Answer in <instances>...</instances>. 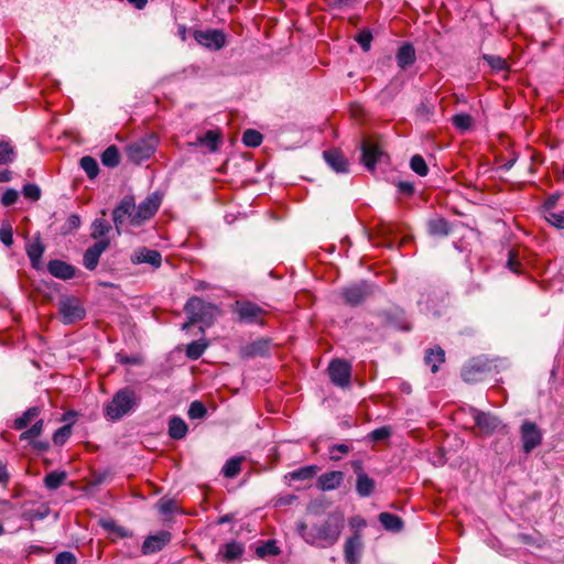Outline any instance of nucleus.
<instances>
[{
	"label": "nucleus",
	"instance_id": "obj_5",
	"mask_svg": "<svg viewBox=\"0 0 564 564\" xmlns=\"http://www.w3.org/2000/svg\"><path fill=\"white\" fill-rule=\"evenodd\" d=\"M522 442V448L525 454H530L534 448L542 444L543 433L536 423L524 420L519 429Z\"/></svg>",
	"mask_w": 564,
	"mask_h": 564
},
{
	"label": "nucleus",
	"instance_id": "obj_62",
	"mask_svg": "<svg viewBox=\"0 0 564 564\" xmlns=\"http://www.w3.org/2000/svg\"><path fill=\"white\" fill-rule=\"evenodd\" d=\"M66 226L68 230L77 229L80 226V218L76 214H72L67 220Z\"/></svg>",
	"mask_w": 564,
	"mask_h": 564
},
{
	"label": "nucleus",
	"instance_id": "obj_27",
	"mask_svg": "<svg viewBox=\"0 0 564 564\" xmlns=\"http://www.w3.org/2000/svg\"><path fill=\"white\" fill-rule=\"evenodd\" d=\"M415 61V52L411 44L402 45L397 54V62L401 68H406Z\"/></svg>",
	"mask_w": 564,
	"mask_h": 564
},
{
	"label": "nucleus",
	"instance_id": "obj_10",
	"mask_svg": "<svg viewBox=\"0 0 564 564\" xmlns=\"http://www.w3.org/2000/svg\"><path fill=\"white\" fill-rule=\"evenodd\" d=\"M470 414L474 419L475 425L485 435H490L495 433L501 426L500 420L490 413L479 411L475 408H470Z\"/></svg>",
	"mask_w": 564,
	"mask_h": 564
},
{
	"label": "nucleus",
	"instance_id": "obj_42",
	"mask_svg": "<svg viewBox=\"0 0 564 564\" xmlns=\"http://www.w3.org/2000/svg\"><path fill=\"white\" fill-rule=\"evenodd\" d=\"M473 118L468 113H457L452 118L454 127L460 131H467L473 124Z\"/></svg>",
	"mask_w": 564,
	"mask_h": 564
},
{
	"label": "nucleus",
	"instance_id": "obj_16",
	"mask_svg": "<svg viewBox=\"0 0 564 564\" xmlns=\"http://www.w3.org/2000/svg\"><path fill=\"white\" fill-rule=\"evenodd\" d=\"M132 263H148L153 268H159L162 263V256L159 251L145 247L134 250L131 256Z\"/></svg>",
	"mask_w": 564,
	"mask_h": 564
},
{
	"label": "nucleus",
	"instance_id": "obj_14",
	"mask_svg": "<svg viewBox=\"0 0 564 564\" xmlns=\"http://www.w3.org/2000/svg\"><path fill=\"white\" fill-rule=\"evenodd\" d=\"M109 239H101L89 247L83 257L84 267L89 271L95 270L98 265L100 256L109 248Z\"/></svg>",
	"mask_w": 564,
	"mask_h": 564
},
{
	"label": "nucleus",
	"instance_id": "obj_39",
	"mask_svg": "<svg viewBox=\"0 0 564 564\" xmlns=\"http://www.w3.org/2000/svg\"><path fill=\"white\" fill-rule=\"evenodd\" d=\"M111 229L110 224L104 219H95L91 225V238L97 239L107 235Z\"/></svg>",
	"mask_w": 564,
	"mask_h": 564
},
{
	"label": "nucleus",
	"instance_id": "obj_36",
	"mask_svg": "<svg viewBox=\"0 0 564 564\" xmlns=\"http://www.w3.org/2000/svg\"><path fill=\"white\" fill-rule=\"evenodd\" d=\"M319 468L316 465L301 467L289 474L292 480H308L312 479Z\"/></svg>",
	"mask_w": 564,
	"mask_h": 564
},
{
	"label": "nucleus",
	"instance_id": "obj_55",
	"mask_svg": "<svg viewBox=\"0 0 564 564\" xmlns=\"http://www.w3.org/2000/svg\"><path fill=\"white\" fill-rule=\"evenodd\" d=\"M372 35L368 31H362L357 36V42L364 51H369Z\"/></svg>",
	"mask_w": 564,
	"mask_h": 564
},
{
	"label": "nucleus",
	"instance_id": "obj_11",
	"mask_svg": "<svg viewBox=\"0 0 564 564\" xmlns=\"http://www.w3.org/2000/svg\"><path fill=\"white\" fill-rule=\"evenodd\" d=\"M134 210V199L132 196H124L119 205L112 212V220L115 223L118 235L121 234V226L129 219L132 225V216Z\"/></svg>",
	"mask_w": 564,
	"mask_h": 564
},
{
	"label": "nucleus",
	"instance_id": "obj_18",
	"mask_svg": "<svg viewBox=\"0 0 564 564\" xmlns=\"http://www.w3.org/2000/svg\"><path fill=\"white\" fill-rule=\"evenodd\" d=\"M171 541V533L161 531L155 535L148 536L142 544V552L144 554H152L161 551Z\"/></svg>",
	"mask_w": 564,
	"mask_h": 564
},
{
	"label": "nucleus",
	"instance_id": "obj_31",
	"mask_svg": "<svg viewBox=\"0 0 564 564\" xmlns=\"http://www.w3.org/2000/svg\"><path fill=\"white\" fill-rule=\"evenodd\" d=\"M444 360H445V352L440 347L430 349L424 357L425 364L431 367V370L434 373L438 370V366L442 362H444Z\"/></svg>",
	"mask_w": 564,
	"mask_h": 564
},
{
	"label": "nucleus",
	"instance_id": "obj_7",
	"mask_svg": "<svg viewBox=\"0 0 564 564\" xmlns=\"http://www.w3.org/2000/svg\"><path fill=\"white\" fill-rule=\"evenodd\" d=\"M234 312L242 323L258 324L262 323L267 312L258 304L249 301H237L234 306Z\"/></svg>",
	"mask_w": 564,
	"mask_h": 564
},
{
	"label": "nucleus",
	"instance_id": "obj_47",
	"mask_svg": "<svg viewBox=\"0 0 564 564\" xmlns=\"http://www.w3.org/2000/svg\"><path fill=\"white\" fill-rule=\"evenodd\" d=\"M544 218L546 221H549L551 225H553L556 228H564V210L561 212H553L547 210L544 215Z\"/></svg>",
	"mask_w": 564,
	"mask_h": 564
},
{
	"label": "nucleus",
	"instance_id": "obj_26",
	"mask_svg": "<svg viewBox=\"0 0 564 564\" xmlns=\"http://www.w3.org/2000/svg\"><path fill=\"white\" fill-rule=\"evenodd\" d=\"M485 372V365L481 362H471L464 367L462 370V377L466 382H477L481 380L482 373Z\"/></svg>",
	"mask_w": 564,
	"mask_h": 564
},
{
	"label": "nucleus",
	"instance_id": "obj_38",
	"mask_svg": "<svg viewBox=\"0 0 564 564\" xmlns=\"http://www.w3.org/2000/svg\"><path fill=\"white\" fill-rule=\"evenodd\" d=\"M101 162L105 166L115 167L119 164V151L115 145L108 147L101 154Z\"/></svg>",
	"mask_w": 564,
	"mask_h": 564
},
{
	"label": "nucleus",
	"instance_id": "obj_6",
	"mask_svg": "<svg viewBox=\"0 0 564 564\" xmlns=\"http://www.w3.org/2000/svg\"><path fill=\"white\" fill-rule=\"evenodd\" d=\"M58 312L65 324H73L82 321L86 315L80 301L72 296H65L59 300Z\"/></svg>",
	"mask_w": 564,
	"mask_h": 564
},
{
	"label": "nucleus",
	"instance_id": "obj_12",
	"mask_svg": "<svg viewBox=\"0 0 564 564\" xmlns=\"http://www.w3.org/2000/svg\"><path fill=\"white\" fill-rule=\"evenodd\" d=\"M328 373L334 384L341 388L349 386L351 367L347 361L339 359L333 360L328 366Z\"/></svg>",
	"mask_w": 564,
	"mask_h": 564
},
{
	"label": "nucleus",
	"instance_id": "obj_2",
	"mask_svg": "<svg viewBox=\"0 0 564 564\" xmlns=\"http://www.w3.org/2000/svg\"><path fill=\"white\" fill-rule=\"evenodd\" d=\"M141 397L134 388L126 386L116 391L104 405V416L111 422L132 414L140 405Z\"/></svg>",
	"mask_w": 564,
	"mask_h": 564
},
{
	"label": "nucleus",
	"instance_id": "obj_43",
	"mask_svg": "<svg viewBox=\"0 0 564 564\" xmlns=\"http://www.w3.org/2000/svg\"><path fill=\"white\" fill-rule=\"evenodd\" d=\"M482 58L496 72L506 70L508 68L507 61L501 56L485 54Z\"/></svg>",
	"mask_w": 564,
	"mask_h": 564
},
{
	"label": "nucleus",
	"instance_id": "obj_48",
	"mask_svg": "<svg viewBox=\"0 0 564 564\" xmlns=\"http://www.w3.org/2000/svg\"><path fill=\"white\" fill-rule=\"evenodd\" d=\"M72 434V426L69 424L59 427L53 435V442L55 445H63L69 438Z\"/></svg>",
	"mask_w": 564,
	"mask_h": 564
},
{
	"label": "nucleus",
	"instance_id": "obj_58",
	"mask_svg": "<svg viewBox=\"0 0 564 564\" xmlns=\"http://www.w3.org/2000/svg\"><path fill=\"white\" fill-rule=\"evenodd\" d=\"M507 265H508V268H509L511 271H513V272H516V273H519V272H520V270H519L520 262H519V260H518L517 252H516L513 249H511V250L509 251V259H508Z\"/></svg>",
	"mask_w": 564,
	"mask_h": 564
},
{
	"label": "nucleus",
	"instance_id": "obj_59",
	"mask_svg": "<svg viewBox=\"0 0 564 564\" xmlns=\"http://www.w3.org/2000/svg\"><path fill=\"white\" fill-rule=\"evenodd\" d=\"M417 116L422 119L430 120L433 115V107L429 104L422 102L416 109Z\"/></svg>",
	"mask_w": 564,
	"mask_h": 564
},
{
	"label": "nucleus",
	"instance_id": "obj_49",
	"mask_svg": "<svg viewBox=\"0 0 564 564\" xmlns=\"http://www.w3.org/2000/svg\"><path fill=\"white\" fill-rule=\"evenodd\" d=\"M207 413L205 405L200 401H194L188 408V416L193 420L203 419Z\"/></svg>",
	"mask_w": 564,
	"mask_h": 564
},
{
	"label": "nucleus",
	"instance_id": "obj_57",
	"mask_svg": "<svg viewBox=\"0 0 564 564\" xmlns=\"http://www.w3.org/2000/svg\"><path fill=\"white\" fill-rule=\"evenodd\" d=\"M0 240L7 246L10 247L13 243V235L10 226L1 227L0 229Z\"/></svg>",
	"mask_w": 564,
	"mask_h": 564
},
{
	"label": "nucleus",
	"instance_id": "obj_60",
	"mask_svg": "<svg viewBox=\"0 0 564 564\" xmlns=\"http://www.w3.org/2000/svg\"><path fill=\"white\" fill-rule=\"evenodd\" d=\"M161 513L166 514L175 510V502L173 500H161L158 505Z\"/></svg>",
	"mask_w": 564,
	"mask_h": 564
},
{
	"label": "nucleus",
	"instance_id": "obj_4",
	"mask_svg": "<svg viewBox=\"0 0 564 564\" xmlns=\"http://www.w3.org/2000/svg\"><path fill=\"white\" fill-rule=\"evenodd\" d=\"M158 144V139L154 135H148L131 142L126 148L128 159L133 163H141L151 158Z\"/></svg>",
	"mask_w": 564,
	"mask_h": 564
},
{
	"label": "nucleus",
	"instance_id": "obj_13",
	"mask_svg": "<svg viewBox=\"0 0 564 564\" xmlns=\"http://www.w3.org/2000/svg\"><path fill=\"white\" fill-rule=\"evenodd\" d=\"M196 42L209 50H220L226 43V36L220 30H199L194 33Z\"/></svg>",
	"mask_w": 564,
	"mask_h": 564
},
{
	"label": "nucleus",
	"instance_id": "obj_53",
	"mask_svg": "<svg viewBox=\"0 0 564 564\" xmlns=\"http://www.w3.org/2000/svg\"><path fill=\"white\" fill-rule=\"evenodd\" d=\"M349 525L354 530V534H360V531L366 528L367 522L366 520L360 516H355L350 518Z\"/></svg>",
	"mask_w": 564,
	"mask_h": 564
},
{
	"label": "nucleus",
	"instance_id": "obj_41",
	"mask_svg": "<svg viewBox=\"0 0 564 564\" xmlns=\"http://www.w3.org/2000/svg\"><path fill=\"white\" fill-rule=\"evenodd\" d=\"M80 167L86 172L89 178L97 176L99 166L97 161L91 156H84L80 159Z\"/></svg>",
	"mask_w": 564,
	"mask_h": 564
},
{
	"label": "nucleus",
	"instance_id": "obj_34",
	"mask_svg": "<svg viewBox=\"0 0 564 564\" xmlns=\"http://www.w3.org/2000/svg\"><path fill=\"white\" fill-rule=\"evenodd\" d=\"M207 347L208 343L205 340L192 341L186 347V357L191 360H197L202 357Z\"/></svg>",
	"mask_w": 564,
	"mask_h": 564
},
{
	"label": "nucleus",
	"instance_id": "obj_61",
	"mask_svg": "<svg viewBox=\"0 0 564 564\" xmlns=\"http://www.w3.org/2000/svg\"><path fill=\"white\" fill-rule=\"evenodd\" d=\"M397 186L400 193L405 194L408 196L414 193V185L411 182L400 181Z\"/></svg>",
	"mask_w": 564,
	"mask_h": 564
},
{
	"label": "nucleus",
	"instance_id": "obj_52",
	"mask_svg": "<svg viewBox=\"0 0 564 564\" xmlns=\"http://www.w3.org/2000/svg\"><path fill=\"white\" fill-rule=\"evenodd\" d=\"M23 195L31 200H37L41 196V189L35 184H26L23 187Z\"/></svg>",
	"mask_w": 564,
	"mask_h": 564
},
{
	"label": "nucleus",
	"instance_id": "obj_56",
	"mask_svg": "<svg viewBox=\"0 0 564 564\" xmlns=\"http://www.w3.org/2000/svg\"><path fill=\"white\" fill-rule=\"evenodd\" d=\"M55 564H76V557L70 552H62L56 555Z\"/></svg>",
	"mask_w": 564,
	"mask_h": 564
},
{
	"label": "nucleus",
	"instance_id": "obj_30",
	"mask_svg": "<svg viewBox=\"0 0 564 564\" xmlns=\"http://www.w3.org/2000/svg\"><path fill=\"white\" fill-rule=\"evenodd\" d=\"M41 413V409L39 406L29 408L20 417L14 421L15 430H24L30 423L36 421Z\"/></svg>",
	"mask_w": 564,
	"mask_h": 564
},
{
	"label": "nucleus",
	"instance_id": "obj_25",
	"mask_svg": "<svg viewBox=\"0 0 564 564\" xmlns=\"http://www.w3.org/2000/svg\"><path fill=\"white\" fill-rule=\"evenodd\" d=\"M188 431L187 424L180 416H172L169 421V435L173 440H182Z\"/></svg>",
	"mask_w": 564,
	"mask_h": 564
},
{
	"label": "nucleus",
	"instance_id": "obj_20",
	"mask_svg": "<svg viewBox=\"0 0 564 564\" xmlns=\"http://www.w3.org/2000/svg\"><path fill=\"white\" fill-rule=\"evenodd\" d=\"M344 480V473L333 470L325 473L318 477L317 487L323 491L337 489Z\"/></svg>",
	"mask_w": 564,
	"mask_h": 564
},
{
	"label": "nucleus",
	"instance_id": "obj_32",
	"mask_svg": "<svg viewBox=\"0 0 564 564\" xmlns=\"http://www.w3.org/2000/svg\"><path fill=\"white\" fill-rule=\"evenodd\" d=\"M243 460V457H231L229 458L221 471H223V475L226 477V478H235L241 470V463Z\"/></svg>",
	"mask_w": 564,
	"mask_h": 564
},
{
	"label": "nucleus",
	"instance_id": "obj_19",
	"mask_svg": "<svg viewBox=\"0 0 564 564\" xmlns=\"http://www.w3.org/2000/svg\"><path fill=\"white\" fill-rule=\"evenodd\" d=\"M355 473L357 475V480H356L357 494L362 498L371 496L376 488V481L372 478H370L362 470L360 465H357L355 467Z\"/></svg>",
	"mask_w": 564,
	"mask_h": 564
},
{
	"label": "nucleus",
	"instance_id": "obj_22",
	"mask_svg": "<svg viewBox=\"0 0 564 564\" xmlns=\"http://www.w3.org/2000/svg\"><path fill=\"white\" fill-rule=\"evenodd\" d=\"M324 159L327 162V164L337 173L348 172V161L339 150L332 149L325 151Z\"/></svg>",
	"mask_w": 564,
	"mask_h": 564
},
{
	"label": "nucleus",
	"instance_id": "obj_50",
	"mask_svg": "<svg viewBox=\"0 0 564 564\" xmlns=\"http://www.w3.org/2000/svg\"><path fill=\"white\" fill-rule=\"evenodd\" d=\"M256 553L259 557H264L267 555H276L279 554V547L275 545L274 541H268L262 545L258 546Z\"/></svg>",
	"mask_w": 564,
	"mask_h": 564
},
{
	"label": "nucleus",
	"instance_id": "obj_63",
	"mask_svg": "<svg viewBox=\"0 0 564 564\" xmlns=\"http://www.w3.org/2000/svg\"><path fill=\"white\" fill-rule=\"evenodd\" d=\"M127 1L138 10L144 9L148 3V0H127Z\"/></svg>",
	"mask_w": 564,
	"mask_h": 564
},
{
	"label": "nucleus",
	"instance_id": "obj_29",
	"mask_svg": "<svg viewBox=\"0 0 564 564\" xmlns=\"http://www.w3.org/2000/svg\"><path fill=\"white\" fill-rule=\"evenodd\" d=\"M427 230L432 236L445 237L449 234V225L444 218L436 217L429 220Z\"/></svg>",
	"mask_w": 564,
	"mask_h": 564
},
{
	"label": "nucleus",
	"instance_id": "obj_64",
	"mask_svg": "<svg viewBox=\"0 0 564 564\" xmlns=\"http://www.w3.org/2000/svg\"><path fill=\"white\" fill-rule=\"evenodd\" d=\"M8 479V473L6 466L0 462V482Z\"/></svg>",
	"mask_w": 564,
	"mask_h": 564
},
{
	"label": "nucleus",
	"instance_id": "obj_15",
	"mask_svg": "<svg viewBox=\"0 0 564 564\" xmlns=\"http://www.w3.org/2000/svg\"><path fill=\"white\" fill-rule=\"evenodd\" d=\"M382 154L383 152L377 143L370 140H365L362 142L361 161L368 170H375L376 164Z\"/></svg>",
	"mask_w": 564,
	"mask_h": 564
},
{
	"label": "nucleus",
	"instance_id": "obj_33",
	"mask_svg": "<svg viewBox=\"0 0 564 564\" xmlns=\"http://www.w3.org/2000/svg\"><path fill=\"white\" fill-rule=\"evenodd\" d=\"M67 474L65 471H51L44 478V485L50 490H56L65 481Z\"/></svg>",
	"mask_w": 564,
	"mask_h": 564
},
{
	"label": "nucleus",
	"instance_id": "obj_44",
	"mask_svg": "<svg viewBox=\"0 0 564 564\" xmlns=\"http://www.w3.org/2000/svg\"><path fill=\"white\" fill-rule=\"evenodd\" d=\"M14 149L9 142H0V164H8L14 160Z\"/></svg>",
	"mask_w": 564,
	"mask_h": 564
},
{
	"label": "nucleus",
	"instance_id": "obj_3",
	"mask_svg": "<svg viewBox=\"0 0 564 564\" xmlns=\"http://www.w3.org/2000/svg\"><path fill=\"white\" fill-rule=\"evenodd\" d=\"M184 311L191 317V323H203L207 326L212 325L220 313L215 304L205 302L198 296L188 299Z\"/></svg>",
	"mask_w": 564,
	"mask_h": 564
},
{
	"label": "nucleus",
	"instance_id": "obj_46",
	"mask_svg": "<svg viewBox=\"0 0 564 564\" xmlns=\"http://www.w3.org/2000/svg\"><path fill=\"white\" fill-rule=\"evenodd\" d=\"M43 425H44V422L42 419L36 420L34 422V424L29 430L24 431L20 435V438L29 441V440H33V438L40 436L43 431Z\"/></svg>",
	"mask_w": 564,
	"mask_h": 564
},
{
	"label": "nucleus",
	"instance_id": "obj_37",
	"mask_svg": "<svg viewBox=\"0 0 564 564\" xmlns=\"http://www.w3.org/2000/svg\"><path fill=\"white\" fill-rule=\"evenodd\" d=\"M220 134L217 131L209 130L204 135L199 137L197 142L206 145L209 151L215 152L218 149Z\"/></svg>",
	"mask_w": 564,
	"mask_h": 564
},
{
	"label": "nucleus",
	"instance_id": "obj_24",
	"mask_svg": "<svg viewBox=\"0 0 564 564\" xmlns=\"http://www.w3.org/2000/svg\"><path fill=\"white\" fill-rule=\"evenodd\" d=\"M243 545L232 541L225 544L218 552L217 556L224 562H231L239 558L243 554Z\"/></svg>",
	"mask_w": 564,
	"mask_h": 564
},
{
	"label": "nucleus",
	"instance_id": "obj_40",
	"mask_svg": "<svg viewBox=\"0 0 564 564\" xmlns=\"http://www.w3.org/2000/svg\"><path fill=\"white\" fill-rule=\"evenodd\" d=\"M242 142L250 148H257L262 142V134L253 129H248L242 134Z\"/></svg>",
	"mask_w": 564,
	"mask_h": 564
},
{
	"label": "nucleus",
	"instance_id": "obj_45",
	"mask_svg": "<svg viewBox=\"0 0 564 564\" xmlns=\"http://www.w3.org/2000/svg\"><path fill=\"white\" fill-rule=\"evenodd\" d=\"M410 166L412 171L419 174L420 176H425L429 173V167L425 163V160L421 155L412 156L410 161Z\"/></svg>",
	"mask_w": 564,
	"mask_h": 564
},
{
	"label": "nucleus",
	"instance_id": "obj_17",
	"mask_svg": "<svg viewBox=\"0 0 564 564\" xmlns=\"http://www.w3.org/2000/svg\"><path fill=\"white\" fill-rule=\"evenodd\" d=\"M362 551L361 534L348 538L344 546V555L347 564H358Z\"/></svg>",
	"mask_w": 564,
	"mask_h": 564
},
{
	"label": "nucleus",
	"instance_id": "obj_1",
	"mask_svg": "<svg viewBox=\"0 0 564 564\" xmlns=\"http://www.w3.org/2000/svg\"><path fill=\"white\" fill-rule=\"evenodd\" d=\"M343 528V516L334 513L329 514L325 521L312 527H308L304 522H300L297 524V532L305 542L321 547H328L338 541Z\"/></svg>",
	"mask_w": 564,
	"mask_h": 564
},
{
	"label": "nucleus",
	"instance_id": "obj_51",
	"mask_svg": "<svg viewBox=\"0 0 564 564\" xmlns=\"http://www.w3.org/2000/svg\"><path fill=\"white\" fill-rule=\"evenodd\" d=\"M391 433H392L391 427L382 426V427L373 430L369 436L372 441L379 442V441H383V440H387L388 437H390Z\"/></svg>",
	"mask_w": 564,
	"mask_h": 564
},
{
	"label": "nucleus",
	"instance_id": "obj_9",
	"mask_svg": "<svg viewBox=\"0 0 564 564\" xmlns=\"http://www.w3.org/2000/svg\"><path fill=\"white\" fill-rule=\"evenodd\" d=\"M372 292V286L366 282L351 284L340 291L344 302L350 306H357L366 301Z\"/></svg>",
	"mask_w": 564,
	"mask_h": 564
},
{
	"label": "nucleus",
	"instance_id": "obj_28",
	"mask_svg": "<svg viewBox=\"0 0 564 564\" xmlns=\"http://www.w3.org/2000/svg\"><path fill=\"white\" fill-rule=\"evenodd\" d=\"M379 521L386 530L392 532H399L403 527L401 518L389 512H381L379 514Z\"/></svg>",
	"mask_w": 564,
	"mask_h": 564
},
{
	"label": "nucleus",
	"instance_id": "obj_35",
	"mask_svg": "<svg viewBox=\"0 0 564 564\" xmlns=\"http://www.w3.org/2000/svg\"><path fill=\"white\" fill-rule=\"evenodd\" d=\"M44 252V247L40 241L33 242L26 248L28 257L31 260L32 267L34 269L40 268V261Z\"/></svg>",
	"mask_w": 564,
	"mask_h": 564
},
{
	"label": "nucleus",
	"instance_id": "obj_54",
	"mask_svg": "<svg viewBox=\"0 0 564 564\" xmlns=\"http://www.w3.org/2000/svg\"><path fill=\"white\" fill-rule=\"evenodd\" d=\"M18 197H19V195L15 189H7L2 194L1 203L3 206H11L17 202Z\"/></svg>",
	"mask_w": 564,
	"mask_h": 564
},
{
	"label": "nucleus",
	"instance_id": "obj_8",
	"mask_svg": "<svg viewBox=\"0 0 564 564\" xmlns=\"http://www.w3.org/2000/svg\"><path fill=\"white\" fill-rule=\"evenodd\" d=\"M161 205V197L153 193L134 206L132 216V226H140L143 221L154 216Z\"/></svg>",
	"mask_w": 564,
	"mask_h": 564
},
{
	"label": "nucleus",
	"instance_id": "obj_23",
	"mask_svg": "<svg viewBox=\"0 0 564 564\" xmlns=\"http://www.w3.org/2000/svg\"><path fill=\"white\" fill-rule=\"evenodd\" d=\"M270 343L267 339H258L247 344L240 349V355L245 358H253L257 356H265L269 354Z\"/></svg>",
	"mask_w": 564,
	"mask_h": 564
},
{
	"label": "nucleus",
	"instance_id": "obj_21",
	"mask_svg": "<svg viewBox=\"0 0 564 564\" xmlns=\"http://www.w3.org/2000/svg\"><path fill=\"white\" fill-rule=\"evenodd\" d=\"M47 271L57 279L69 280L75 275V268L62 260H51L47 263Z\"/></svg>",
	"mask_w": 564,
	"mask_h": 564
}]
</instances>
